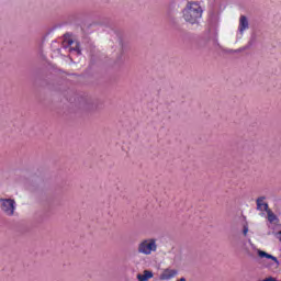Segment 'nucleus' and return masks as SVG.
<instances>
[{
	"instance_id": "obj_1",
	"label": "nucleus",
	"mask_w": 281,
	"mask_h": 281,
	"mask_svg": "<svg viewBox=\"0 0 281 281\" xmlns=\"http://www.w3.org/2000/svg\"><path fill=\"white\" fill-rule=\"evenodd\" d=\"M182 14L187 23L194 25V23H198L199 19L203 16V9L201 8V4L196 2H188L187 7L182 11Z\"/></svg>"
},
{
	"instance_id": "obj_2",
	"label": "nucleus",
	"mask_w": 281,
	"mask_h": 281,
	"mask_svg": "<svg viewBox=\"0 0 281 281\" xmlns=\"http://www.w3.org/2000/svg\"><path fill=\"white\" fill-rule=\"evenodd\" d=\"M157 249H159V245L157 244V238L155 237H147L142 239L137 244V254L140 256H153L156 254Z\"/></svg>"
},
{
	"instance_id": "obj_3",
	"label": "nucleus",
	"mask_w": 281,
	"mask_h": 281,
	"mask_svg": "<svg viewBox=\"0 0 281 281\" xmlns=\"http://www.w3.org/2000/svg\"><path fill=\"white\" fill-rule=\"evenodd\" d=\"M0 210L7 216H14V212H16V201L14 199L0 198Z\"/></svg>"
},
{
	"instance_id": "obj_4",
	"label": "nucleus",
	"mask_w": 281,
	"mask_h": 281,
	"mask_svg": "<svg viewBox=\"0 0 281 281\" xmlns=\"http://www.w3.org/2000/svg\"><path fill=\"white\" fill-rule=\"evenodd\" d=\"M259 258H266L267 261L265 262L268 269H278L280 267V261L278 258L273 257L272 255L266 252L265 250H257Z\"/></svg>"
},
{
	"instance_id": "obj_5",
	"label": "nucleus",
	"mask_w": 281,
	"mask_h": 281,
	"mask_svg": "<svg viewBox=\"0 0 281 281\" xmlns=\"http://www.w3.org/2000/svg\"><path fill=\"white\" fill-rule=\"evenodd\" d=\"M63 45L64 47H69V52H77V54H80V44L71 40V37L65 36Z\"/></svg>"
},
{
	"instance_id": "obj_6",
	"label": "nucleus",
	"mask_w": 281,
	"mask_h": 281,
	"mask_svg": "<svg viewBox=\"0 0 281 281\" xmlns=\"http://www.w3.org/2000/svg\"><path fill=\"white\" fill-rule=\"evenodd\" d=\"M178 274H179V271H177V269L167 268V269L162 270L159 279L160 280H172V278H177Z\"/></svg>"
},
{
	"instance_id": "obj_7",
	"label": "nucleus",
	"mask_w": 281,
	"mask_h": 281,
	"mask_svg": "<svg viewBox=\"0 0 281 281\" xmlns=\"http://www.w3.org/2000/svg\"><path fill=\"white\" fill-rule=\"evenodd\" d=\"M153 278H155V274L150 270H144L142 273L136 276V280L138 281H148L153 280Z\"/></svg>"
},
{
	"instance_id": "obj_8",
	"label": "nucleus",
	"mask_w": 281,
	"mask_h": 281,
	"mask_svg": "<svg viewBox=\"0 0 281 281\" xmlns=\"http://www.w3.org/2000/svg\"><path fill=\"white\" fill-rule=\"evenodd\" d=\"M257 209L260 212H266V213L271 210V209H269V204L267 202H265V200H262V199L257 200Z\"/></svg>"
},
{
	"instance_id": "obj_9",
	"label": "nucleus",
	"mask_w": 281,
	"mask_h": 281,
	"mask_svg": "<svg viewBox=\"0 0 281 281\" xmlns=\"http://www.w3.org/2000/svg\"><path fill=\"white\" fill-rule=\"evenodd\" d=\"M266 214L269 223H272V225H278V223H280V218H278V215H276L272 210L268 211Z\"/></svg>"
},
{
	"instance_id": "obj_10",
	"label": "nucleus",
	"mask_w": 281,
	"mask_h": 281,
	"mask_svg": "<svg viewBox=\"0 0 281 281\" xmlns=\"http://www.w3.org/2000/svg\"><path fill=\"white\" fill-rule=\"evenodd\" d=\"M249 29V21L247 20V16L241 15L239 19V32H244L245 30Z\"/></svg>"
},
{
	"instance_id": "obj_11",
	"label": "nucleus",
	"mask_w": 281,
	"mask_h": 281,
	"mask_svg": "<svg viewBox=\"0 0 281 281\" xmlns=\"http://www.w3.org/2000/svg\"><path fill=\"white\" fill-rule=\"evenodd\" d=\"M276 238L281 243V231L274 233Z\"/></svg>"
},
{
	"instance_id": "obj_12",
	"label": "nucleus",
	"mask_w": 281,
	"mask_h": 281,
	"mask_svg": "<svg viewBox=\"0 0 281 281\" xmlns=\"http://www.w3.org/2000/svg\"><path fill=\"white\" fill-rule=\"evenodd\" d=\"M248 233H249V227L245 225L243 231L244 236H247Z\"/></svg>"
},
{
	"instance_id": "obj_13",
	"label": "nucleus",
	"mask_w": 281,
	"mask_h": 281,
	"mask_svg": "<svg viewBox=\"0 0 281 281\" xmlns=\"http://www.w3.org/2000/svg\"><path fill=\"white\" fill-rule=\"evenodd\" d=\"M177 281H188L184 277H181L180 279H177Z\"/></svg>"
}]
</instances>
